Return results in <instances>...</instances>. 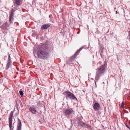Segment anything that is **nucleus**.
<instances>
[{
  "label": "nucleus",
  "mask_w": 130,
  "mask_h": 130,
  "mask_svg": "<svg viewBox=\"0 0 130 130\" xmlns=\"http://www.w3.org/2000/svg\"><path fill=\"white\" fill-rule=\"evenodd\" d=\"M34 55L36 54L40 59H46L48 56V50L46 44L41 43L39 46H36L34 49Z\"/></svg>",
  "instance_id": "1"
},
{
  "label": "nucleus",
  "mask_w": 130,
  "mask_h": 130,
  "mask_svg": "<svg viewBox=\"0 0 130 130\" xmlns=\"http://www.w3.org/2000/svg\"><path fill=\"white\" fill-rule=\"evenodd\" d=\"M106 64L104 63L98 68V70L96 72V76L95 80V84L96 85V82L98 81L100 77L104 75L105 71V67L106 66Z\"/></svg>",
  "instance_id": "2"
},
{
  "label": "nucleus",
  "mask_w": 130,
  "mask_h": 130,
  "mask_svg": "<svg viewBox=\"0 0 130 130\" xmlns=\"http://www.w3.org/2000/svg\"><path fill=\"white\" fill-rule=\"evenodd\" d=\"M88 48V47L86 46V45H84L80 47L79 49L76 52L75 54L72 56L70 57V58L67 61V64L70 66H72V64L75 63V59L76 56L77 55L78 53L81 51L83 49Z\"/></svg>",
  "instance_id": "3"
},
{
  "label": "nucleus",
  "mask_w": 130,
  "mask_h": 130,
  "mask_svg": "<svg viewBox=\"0 0 130 130\" xmlns=\"http://www.w3.org/2000/svg\"><path fill=\"white\" fill-rule=\"evenodd\" d=\"M64 95H66V98L67 99L68 98L70 99L71 100H75L77 101V99L73 94L70 92L69 91H65L63 93Z\"/></svg>",
  "instance_id": "4"
},
{
  "label": "nucleus",
  "mask_w": 130,
  "mask_h": 130,
  "mask_svg": "<svg viewBox=\"0 0 130 130\" xmlns=\"http://www.w3.org/2000/svg\"><path fill=\"white\" fill-rule=\"evenodd\" d=\"M15 9L16 8L15 7H13L11 8V10L9 11V21L11 24L13 23L14 20L13 18Z\"/></svg>",
  "instance_id": "5"
},
{
  "label": "nucleus",
  "mask_w": 130,
  "mask_h": 130,
  "mask_svg": "<svg viewBox=\"0 0 130 130\" xmlns=\"http://www.w3.org/2000/svg\"><path fill=\"white\" fill-rule=\"evenodd\" d=\"M73 111L71 108H67L63 110V113L65 116L67 117L71 115Z\"/></svg>",
  "instance_id": "6"
},
{
  "label": "nucleus",
  "mask_w": 130,
  "mask_h": 130,
  "mask_svg": "<svg viewBox=\"0 0 130 130\" xmlns=\"http://www.w3.org/2000/svg\"><path fill=\"white\" fill-rule=\"evenodd\" d=\"M13 113V111L11 112L10 114L9 118V126L10 128V130H12L13 127V126L12 127V121Z\"/></svg>",
  "instance_id": "7"
},
{
  "label": "nucleus",
  "mask_w": 130,
  "mask_h": 130,
  "mask_svg": "<svg viewBox=\"0 0 130 130\" xmlns=\"http://www.w3.org/2000/svg\"><path fill=\"white\" fill-rule=\"evenodd\" d=\"M29 111L33 114H35L36 113V108L34 105H32L29 108Z\"/></svg>",
  "instance_id": "8"
},
{
  "label": "nucleus",
  "mask_w": 130,
  "mask_h": 130,
  "mask_svg": "<svg viewBox=\"0 0 130 130\" xmlns=\"http://www.w3.org/2000/svg\"><path fill=\"white\" fill-rule=\"evenodd\" d=\"M93 108L94 110H98L100 108V106L99 104L96 103L93 105Z\"/></svg>",
  "instance_id": "9"
},
{
  "label": "nucleus",
  "mask_w": 130,
  "mask_h": 130,
  "mask_svg": "<svg viewBox=\"0 0 130 130\" xmlns=\"http://www.w3.org/2000/svg\"><path fill=\"white\" fill-rule=\"evenodd\" d=\"M50 26V25L49 24H44L41 26V29L42 30L46 29Z\"/></svg>",
  "instance_id": "10"
},
{
  "label": "nucleus",
  "mask_w": 130,
  "mask_h": 130,
  "mask_svg": "<svg viewBox=\"0 0 130 130\" xmlns=\"http://www.w3.org/2000/svg\"><path fill=\"white\" fill-rule=\"evenodd\" d=\"M18 124L17 128V130H21V120L18 119Z\"/></svg>",
  "instance_id": "11"
},
{
  "label": "nucleus",
  "mask_w": 130,
  "mask_h": 130,
  "mask_svg": "<svg viewBox=\"0 0 130 130\" xmlns=\"http://www.w3.org/2000/svg\"><path fill=\"white\" fill-rule=\"evenodd\" d=\"M104 48L102 47H101L99 50L100 55L102 57L103 56H104V55L103 53Z\"/></svg>",
  "instance_id": "12"
},
{
  "label": "nucleus",
  "mask_w": 130,
  "mask_h": 130,
  "mask_svg": "<svg viewBox=\"0 0 130 130\" xmlns=\"http://www.w3.org/2000/svg\"><path fill=\"white\" fill-rule=\"evenodd\" d=\"M22 1L23 0H15L14 3L15 4L19 6L22 3Z\"/></svg>",
  "instance_id": "13"
},
{
  "label": "nucleus",
  "mask_w": 130,
  "mask_h": 130,
  "mask_svg": "<svg viewBox=\"0 0 130 130\" xmlns=\"http://www.w3.org/2000/svg\"><path fill=\"white\" fill-rule=\"evenodd\" d=\"M2 28L5 30L7 29V30L8 24L7 23H6L4 24L1 27Z\"/></svg>",
  "instance_id": "14"
},
{
  "label": "nucleus",
  "mask_w": 130,
  "mask_h": 130,
  "mask_svg": "<svg viewBox=\"0 0 130 130\" xmlns=\"http://www.w3.org/2000/svg\"><path fill=\"white\" fill-rule=\"evenodd\" d=\"M78 124L79 126H83L84 125V123L82 121H79L78 122Z\"/></svg>",
  "instance_id": "15"
},
{
  "label": "nucleus",
  "mask_w": 130,
  "mask_h": 130,
  "mask_svg": "<svg viewBox=\"0 0 130 130\" xmlns=\"http://www.w3.org/2000/svg\"><path fill=\"white\" fill-rule=\"evenodd\" d=\"M12 63L10 59V55H9V68L10 66V63Z\"/></svg>",
  "instance_id": "16"
},
{
  "label": "nucleus",
  "mask_w": 130,
  "mask_h": 130,
  "mask_svg": "<svg viewBox=\"0 0 130 130\" xmlns=\"http://www.w3.org/2000/svg\"><path fill=\"white\" fill-rule=\"evenodd\" d=\"M19 93L20 95L21 96H22L23 95L24 93L23 91H19Z\"/></svg>",
  "instance_id": "17"
},
{
  "label": "nucleus",
  "mask_w": 130,
  "mask_h": 130,
  "mask_svg": "<svg viewBox=\"0 0 130 130\" xmlns=\"http://www.w3.org/2000/svg\"><path fill=\"white\" fill-rule=\"evenodd\" d=\"M124 103L123 102H122L121 103V107L122 108H124Z\"/></svg>",
  "instance_id": "18"
},
{
  "label": "nucleus",
  "mask_w": 130,
  "mask_h": 130,
  "mask_svg": "<svg viewBox=\"0 0 130 130\" xmlns=\"http://www.w3.org/2000/svg\"><path fill=\"white\" fill-rule=\"evenodd\" d=\"M6 68L7 69H8V63H7L6 64Z\"/></svg>",
  "instance_id": "19"
},
{
  "label": "nucleus",
  "mask_w": 130,
  "mask_h": 130,
  "mask_svg": "<svg viewBox=\"0 0 130 130\" xmlns=\"http://www.w3.org/2000/svg\"><path fill=\"white\" fill-rule=\"evenodd\" d=\"M126 126L128 129H130V127L127 125H126Z\"/></svg>",
  "instance_id": "20"
},
{
  "label": "nucleus",
  "mask_w": 130,
  "mask_h": 130,
  "mask_svg": "<svg viewBox=\"0 0 130 130\" xmlns=\"http://www.w3.org/2000/svg\"><path fill=\"white\" fill-rule=\"evenodd\" d=\"M128 36H129V39L130 40V31H129V33Z\"/></svg>",
  "instance_id": "21"
},
{
  "label": "nucleus",
  "mask_w": 130,
  "mask_h": 130,
  "mask_svg": "<svg viewBox=\"0 0 130 130\" xmlns=\"http://www.w3.org/2000/svg\"><path fill=\"white\" fill-rule=\"evenodd\" d=\"M52 16V15H51V14L50 15H49V18H51V16Z\"/></svg>",
  "instance_id": "22"
},
{
  "label": "nucleus",
  "mask_w": 130,
  "mask_h": 130,
  "mask_svg": "<svg viewBox=\"0 0 130 130\" xmlns=\"http://www.w3.org/2000/svg\"><path fill=\"white\" fill-rule=\"evenodd\" d=\"M116 14H117L118 13V12H117V11H116Z\"/></svg>",
  "instance_id": "23"
},
{
  "label": "nucleus",
  "mask_w": 130,
  "mask_h": 130,
  "mask_svg": "<svg viewBox=\"0 0 130 130\" xmlns=\"http://www.w3.org/2000/svg\"><path fill=\"white\" fill-rule=\"evenodd\" d=\"M80 31H79V32H77V34H79L80 33Z\"/></svg>",
  "instance_id": "24"
},
{
  "label": "nucleus",
  "mask_w": 130,
  "mask_h": 130,
  "mask_svg": "<svg viewBox=\"0 0 130 130\" xmlns=\"http://www.w3.org/2000/svg\"><path fill=\"white\" fill-rule=\"evenodd\" d=\"M116 9V8H114L115 9Z\"/></svg>",
  "instance_id": "25"
}]
</instances>
